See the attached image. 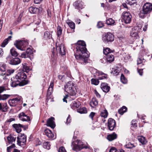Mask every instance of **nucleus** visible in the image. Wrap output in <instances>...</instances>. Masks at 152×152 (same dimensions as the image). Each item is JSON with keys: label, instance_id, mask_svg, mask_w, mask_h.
<instances>
[{"label": "nucleus", "instance_id": "1", "mask_svg": "<svg viewBox=\"0 0 152 152\" xmlns=\"http://www.w3.org/2000/svg\"><path fill=\"white\" fill-rule=\"evenodd\" d=\"M85 42L79 40L76 45L77 54L75 57L77 60V62L82 64L85 65L88 62V58L89 56V52L87 51Z\"/></svg>", "mask_w": 152, "mask_h": 152}, {"label": "nucleus", "instance_id": "2", "mask_svg": "<svg viewBox=\"0 0 152 152\" xmlns=\"http://www.w3.org/2000/svg\"><path fill=\"white\" fill-rule=\"evenodd\" d=\"M14 45L18 49L22 51L25 50L26 49V53L29 56L33 53V50L27 47L28 42L27 40H16Z\"/></svg>", "mask_w": 152, "mask_h": 152}, {"label": "nucleus", "instance_id": "3", "mask_svg": "<svg viewBox=\"0 0 152 152\" xmlns=\"http://www.w3.org/2000/svg\"><path fill=\"white\" fill-rule=\"evenodd\" d=\"M64 88L65 91L69 94L71 100L75 99L76 97L77 90L72 82L69 81L68 82L65 86Z\"/></svg>", "mask_w": 152, "mask_h": 152}, {"label": "nucleus", "instance_id": "4", "mask_svg": "<svg viewBox=\"0 0 152 152\" xmlns=\"http://www.w3.org/2000/svg\"><path fill=\"white\" fill-rule=\"evenodd\" d=\"M71 147L73 150L78 151L83 148H88L87 143L82 140H77L72 142Z\"/></svg>", "mask_w": 152, "mask_h": 152}, {"label": "nucleus", "instance_id": "5", "mask_svg": "<svg viewBox=\"0 0 152 152\" xmlns=\"http://www.w3.org/2000/svg\"><path fill=\"white\" fill-rule=\"evenodd\" d=\"M6 62L12 65H17L21 62V60L18 58H13L12 56L9 55L6 57Z\"/></svg>", "mask_w": 152, "mask_h": 152}, {"label": "nucleus", "instance_id": "6", "mask_svg": "<svg viewBox=\"0 0 152 152\" xmlns=\"http://www.w3.org/2000/svg\"><path fill=\"white\" fill-rule=\"evenodd\" d=\"M141 30V27L139 26H136L133 28L130 33L131 36L134 39H138L139 37L138 34Z\"/></svg>", "mask_w": 152, "mask_h": 152}, {"label": "nucleus", "instance_id": "7", "mask_svg": "<svg viewBox=\"0 0 152 152\" xmlns=\"http://www.w3.org/2000/svg\"><path fill=\"white\" fill-rule=\"evenodd\" d=\"M132 16L129 12H125L123 13L122 16V21L126 24L129 23L132 20Z\"/></svg>", "mask_w": 152, "mask_h": 152}, {"label": "nucleus", "instance_id": "8", "mask_svg": "<svg viewBox=\"0 0 152 152\" xmlns=\"http://www.w3.org/2000/svg\"><path fill=\"white\" fill-rule=\"evenodd\" d=\"M17 144L20 146L24 145L26 144V136L24 134H19L17 137Z\"/></svg>", "mask_w": 152, "mask_h": 152}, {"label": "nucleus", "instance_id": "9", "mask_svg": "<svg viewBox=\"0 0 152 152\" xmlns=\"http://www.w3.org/2000/svg\"><path fill=\"white\" fill-rule=\"evenodd\" d=\"M114 37L112 34L107 33L104 36L102 37V40L105 43L112 42L113 41Z\"/></svg>", "mask_w": 152, "mask_h": 152}, {"label": "nucleus", "instance_id": "10", "mask_svg": "<svg viewBox=\"0 0 152 152\" xmlns=\"http://www.w3.org/2000/svg\"><path fill=\"white\" fill-rule=\"evenodd\" d=\"M56 51L57 53H59L61 55H64L66 54L65 50L64 49V45L63 44L61 43L57 45L56 43Z\"/></svg>", "mask_w": 152, "mask_h": 152}, {"label": "nucleus", "instance_id": "11", "mask_svg": "<svg viewBox=\"0 0 152 152\" xmlns=\"http://www.w3.org/2000/svg\"><path fill=\"white\" fill-rule=\"evenodd\" d=\"M73 5L75 8L77 9L79 12L84 7V3L80 0L76 1L73 3Z\"/></svg>", "mask_w": 152, "mask_h": 152}, {"label": "nucleus", "instance_id": "12", "mask_svg": "<svg viewBox=\"0 0 152 152\" xmlns=\"http://www.w3.org/2000/svg\"><path fill=\"white\" fill-rule=\"evenodd\" d=\"M22 101V98L20 96H18L15 98L10 99L8 101V103L11 106H16L19 102Z\"/></svg>", "mask_w": 152, "mask_h": 152}, {"label": "nucleus", "instance_id": "13", "mask_svg": "<svg viewBox=\"0 0 152 152\" xmlns=\"http://www.w3.org/2000/svg\"><path fill=\"white\" fill-rule=\"evenodd\" d=\"M26 77V74L24 72H18L16 75L15 78L20 83L21 82L25 80Z\"/></svg>", "mask_w": 152, "mask_h": 152}, {"label": "nucleus", "instance_id": "14", "mask_svg": "<svg viewBox=\"0 0 152 152\" xmlns=\"http://www.w3.org/2000/svg\"><path fill=\"white\" fill-rule=\"evenodd\" d=\"M142 9L147 14L150 13L152 10V4L149 3L145 4L143 7Z\"/></svg>", "mask_w": 152, "mask_h": 152}, {"label": "nucleus", "instance_id": "15", "mask_svg": "<svg viewBox=\"0 0 152 152\" xmlns=\"http://www.w3.org/2000/svg\"><path fill=\"white\" fill-rule=\"evenodd\" d=\"M18 117L20 120L23 121H26L27 122L30 121V117L25 114L24 112H22L20 113L18 115Z\"/></svg>", "mask_w": 152, "mask_h": 152}, {"label": "nucleus", "instance_id": "16", "mask_svg": "<svg viewBox=\"0 0 152 152\" xmlns=\"http://www.w3.org/2000/svg\"><path fill=\"white\" fill-rule=\"evenodd\" d=\"M54 120V118L53 117H51L48 119L47 122V126L50 127L52 129H54L56 126Z\"/></svg>", "mask_w": 152, "mask_h": 152}, {"label": "nucleus", "instance_id": "17", "mask_svg": "<svg viewBox=\"0 0 152 152\" xmlns=\"http://www.w3.org/2000/svg\"><path fill=\"white\" fill-rule=\"evenodd\" d=\"M115 126V121L114 119L110 118L108 121V126L109 129L111 130H113Z\"/></svg>", "mask_w": 152, "mask_h": 152}, {"label": "nucleus", "instance_id": "18", "mask_svg": "<svg viewBox=\"0 0 152 152\" xmlns=\"http://www.w3.org/2000/svg\"><path fill=\"white\" fill-rule=\"evenodd\" d=\"M100 87L103 91L105 93L108 92L110 89V87L106 83H102L101 84Z\"/></svg>", "mask_w": 152, "mask_h": 152}, {"label": "nucleus", "instance_id": "19", "mask_svg": "<svg viewBox=\"0 0 152 152\" xmlns=\"http://www.w3.org/2000/svg\"><path fill=\"white\" fill-rule=\"evenodd\" d=\"M43 38L48 40H50V42L53 41L51 34H50V32L48 31H46L45 32Z\"/></svg>", "mask_w": 152, "mask_h": 152}, {"label": "nucleus", "instance_id": "20", "mask_svg": "<svg viewBox=\"0 0 152 152\" xmlns=\"http://www.w3.org/2000/svg\"><path fill=\"white\" fill-rule=\"evenodd\" d=\"M12 126L15 129L16 131L18 133H19L21 132L22 128H23L25 130L24 126L20 124H14L12 125Z\"/></svg>", "mask_w": 152, "mask_h": 152}, {"label": "nucleus", "instance_id": "21", "mask_svg": "<svg viewBox=\"0 0 152 152\" xmlns=\"http://www.w3.org/2000/svg\"><path fill=\"white\" fill-rule=\"evenodd\" d=\"M14 71L13 69H7L6 70L5 73L0 74V75L1 76L3 77L2 79H4L7 76L10 75L11 74L13 73Z\"/></svg>", "mask_w": 152, "mask_h": 152}, {"label": "nucleus", "instance_id": "22", "mask_svg": "<svg viewBox=\"0 0 152 152\" xmlns=\"http://www.w3.org/2000/svg\"><path fill=\"white\" fill-rule=\"evenodd\" d=\"M11 81V86L12 87H15L18 85L20 86V82L18 80H17L15 77L12 78Z\"/></svg>", "mask_w": 152, "mask_h": 152}, {"label": "nucleus", "instance_id": "23", "mask_svg": "<svg viewBox=\"0 0 152 152\" xmlns=\"http://www.w3.org/2000/svg\"><path fill=\"white\" fill-rule=\"evenodd\" d=\"M45 133L50 140L52 139L54 137V135L51 131L48 129H46L45 130Z\"/></svg>", "mask_w": 152, "mask_h": 152}, {"label": "nucleus", "instance_id": "24", "mask_svg": "<svg viewBox=\"0 0 152 152\" xmlns=\"http://www.w3.org/2000/svg\"><path fill=\"white\" fill-rule=\"evenodd\" d=\"M90 70L91 74L94 75V77H98V76H99V72H101L98 71L96 69L93 67H91L90 69Z\"/></svg>", "mask_w": 152, "mask_h": 152}, {"label": "nucleus", "instance_id": "25", "mask_svg": "<svg viewBox=\"0 0 152 152\" xmlns=\"http://www.w3.org/2000/svg\"><path fill=\"white\" fill-rule=\"evenodd\" d=\"M137 139L142 145H145L147 142L145 138L142 136H138Z\"/></svg>", "mask_w": 152, "mask_h": 152}, {"label": "nucleus", "instance_id": "26", "mask_svg": "<svg viewBox=\"0 0 152 152\" xmlns=\"http://www.w3.org/2000/svg\"><path fill=\"white\" fill-rule=\"evenodd\" d=\"M117 138V134L113 132L112 134L108 135L107 137V139L109 141H112Z\"/></svg>", "mask_w": 152, "mask_h": 152}, {"label": "nucleus", "instance_id": "27", "mask_svg": "<svg viewBox=\"0 0 152 152\" xmlns=\"http://www.w3.org/2000/svg\"><path fill=\"white\" fill-rule=\"evenodd\" d=\"M66 23L71 29L73 30V32H74V29L75 28V23L71 20L69 19L66 20Z\"/></svg>", "mask_w": 152, "mask_h": 152}, {"label": "nucleus", "instance_id": "28", "mask_svg": "<svg viewBox=\"0 0 152 152\" xmlns=\"http://www.w3.org/2000/svg\"><path fill=\"white\" fill-rule=\"evenodd\" d=\"M28 10L32 14H36L39 12V10L37 8L31 7L29 8Z\"/></svg>", "mask_w": 152, "mask_h": 152}, {"label": "nucleus", "instance_id": "29", "mask_svg": "<svg viewBox=\"0 0 152 152\" xmlns=\"http://www.w3.org/2000/svg\"><path fill=\"white\" fill-rule=\"evenodd\" d=\"M99 80L107 79V75L103 73L102 72H100L99 74Z\"/></svg>", "mask_w": 152, "mask_h": 152}, {"label": "nucleus", "instance_id": "30", "mask_svg": "<svg viewBox=\"0 0 152 152\" xmlns=\"http://www.w3.org/2000/svg\"><path fill=\"white\" fill-rule=\"evenodd\" d=\"M8 107L7 103H4L3 105L0 103V110L3 112H5L7 110Z\"/></svg>", "mask_w": 152, "mask_h": 152}, {"label": "nucleus", "instance_id": "31", "mask_svg": "<svg viewBox=\"0 0 152 152\" xmlns=\"http://www.w3.org/2000/svg\"><path fill=\"white\" fill-rule=\"evenodd\" d=\"M106 57L107 60V62L109 63H111L114 60V56L111 54H109L108 55H106Z\"/></svg>", "mask_w": 152, "mask_h": 152}, {"label": "nucleus", "instance_id": "32", "mask_svg": "<svg viewBox=\"0 0 152 152\" xmlns=\"http://www.w3.org/2000/svg\"><path fill=\"white\" fill-rule=\"evenodd\" d=\"M8 142L10 144L12 143L13 142L15 141L16 139L15 137H14L12 135H10L7 137Z\"/></svg>", "mask_w": 152, "mask_h": 152}, {"label": "nucleus", "instance_id": "33", "mask_svg": "<svg viewBox=\"0 0 152 152\" xmlns=\"http://www.w3.org/2000/svg\"><path fill=\"white\" fill-rule=\"evenodd\" d=\"M98 102L97 100L95 98H93L92 99L91 102H90V105L93 108H94V106L97 105Z\"/></svg>", "mask_w": 152, "mask_h": 152}, {"label": "nucleus", "instance_id": "34", "mask_svg": "<svg viewBox=\"0 0 152 152\" xmlns=\"http://www.w3.org/2000/svg\"><path fill=\"white\" fill-rule=\"evenodd\" d=\"M80 105V104L78 102V103H77L76 101H74L72 102V103L71 104L70 106L72 109H74L75 108H78Z\"/></svg>", "mask_w": 152, "mask_h": 152}, {"label": "nucleus", "instance_id": "35", "mask_svg": "<svg viewBox=\"0 0 152 152\" xmlns=\"http://www.w3.org/2000/svg\"><path fill=\"white\" fill-rule=\"evenodd\" d=\"M123 56L124 57V60L125 62H127L128 61H131V56L129 54H126L125 53H124Z\"/></svg>", "mask_w": 152, "mask_h": 152}, {"label": "nucleus", "instance_id": "36", "mask_svg": "<svg viewBox=\"0 0 152 152\" xmlns=\"http://www.w3.org/2000/svg\"><path fill=\"white\" fill-rule=\"evenodd\" d=\"M127 110V108L125 106H123L118 110V113L121 115H122Z\"/></svg>", "mask_w": 152, "mask_h": 152}, {"label": "nucleus", "instance_id": "37", "mask_svg": "<svg viewBox=\"0 0 152 152\" xmlns=\"http://www.w3.org/2000/svg\"><path fill=\"white\" fill-rule=\"evenodd\" d=\"M145 11L142 9V10L140 11L139 13V16L140 18H145V15L147 14L145 12Z\"/></svg>", "mask_w": 152, "mask_h": 152}, {"label": "nucleus", "instance_id": "38", "mask_svg": "<svg viewBox=\"0 0 152 152\" xmlns=\"http://www.w3.org/2000/svg\"><path fill=\"white\" fill-rule=\"evenodd\" d=\"M7 66L5 64L1 63L0 64V70L3 72H5L6 70Z\"/></svg>", "mask_w": 152, "mask_h": 152}, {"label": "nucleus", "instance_id": "39", "mask_svg": "<svg viewBox=\"0 0 152 152\" xmlns=\"http://www.w3.org/2000/svg\"><path fill=\"white\" fill-rule=\"evenodd\" d=\"M10 96V95L9 94H4L1 95L0 94V100H5L8 99Z\"/></svg>", "mask_w": 152, "mask_h": 152}, {"label": "nucleus", "instance_id": "40", "mask_svg": "<svg viewBox=\"0 0 152 152\" xmlns=\"http://www.w3.org/2000/svg\"><path fill=\"white\" fill-rule=\"evenodd\" d=\"M117 67L113 68L112 69L111 73L115 75H117L119 73Z\"/></svg>", "mask_w": 152, "mask_h": 152}, {"label": "nucleus", "instance_id": "41", "mask_svg": "<svg viewBox=\"0 0 152 152\" xmlns=\"http://www.w3.org/2000/svg\"><path fill=\"white\" fill-rule=\"evenodd\" d=\"M112 52V50L109 48H107L105 49H104L103 53L106 55H108L109 54H111Z\"/></svg>", "mask_w": 152, "mask_h": 152}, {"label": "nucleus", "instance_id": "42", "mask_svg": "<svg viewBox=\"0 0 152 152\" xmlns=\"http://www.w3.org/2000/svg\"><path fill=\"white\" fill-rule=\"evenodd\" d=\"M108 113L106 110H104L102 111L100 113V116L102 117L106 118L107 117Z\"/></svg>", "mask_w": 152, "mask_h": 152}, {"label": "nucleus", "instance_id": "43", "mask_svg": "<svg viewBox=\"0 0 152 152\" xmlns=\"http://www.w3.org/2000/svg\"><path fill=\"white\" fill-rule=\"evenodd\" d=\"M57 35L58 36V38H60V36L61 35L62 33V30L61 29V28L59 26H58L57 28Z\"/></svg>", "mask_w": 152, "mask_h": 152}, {"label": "nucleus", "instance_id": "44", "mask_svg": "<svg viewBox=\"0 0 152 152\" xmlns=\"http://www.w3.org/2000/svg\"><path fill=\"white\" fill-rule=\"evenodd\" d=\"M98 79L92 78L91 80V82L92 84L95 85H98L99 82Z\"/></svg>", "mask_w": 152, "mask_h": 152}, {"label": "nucleus", "instance_id": "45", "mask_svg": "<svg viewBox=\"0 0 152 152\" xmlns=\"http://www.w3.org/2000/svg\"><path fill=\"white\" fill-rule=\"evenodd\" d=\"M77 112L81 114L86 113L87 112L86 108L85 107H83L77 110Z\"/></svg>", "mask_w": 152, "mask_h": 152}, {"label": "nucleus", "instance_id": "46", "mask_svg": "<svg viewBox=\"0 0 152 152\" xmlns=\"http://www.w3.org/2000/svg\"><path fill=\"white\" fill-rule=\"evenodd\" d=\"M115 23L114 20L112 18H110L106 21L107 24L108 25H111Z\"/></svg>", "mask_w": 152, "mask_h": 152}, {"label": "nucleus", "instance_id": "47", "mask_svg": "<svg viewBox=\"0 0 152 152\" xmlns=\"http://www.w3.org/2000/svg\"><path fill=\"white\" fill-rule=\"evenodd\" d=\"M121 82L124 84H126L127 83V80L125 77L124 75L122 74H121Z\"/></svg>", "mask_w": 152, "mask_h": 152}, {"label": "nucleus", "instance_id": "48", "mask_svg": "<svg viewBox=\"0 0 152 152\" xmlns=\"http://www.w3.org/2000/svg\"><path fill=\"white\" fill-rule=\"evenodd\" d=\"M144 62L145 61L143 58L142 56H139L137 59V64H141Z\"/></svg>", "mask_w": 152, "mask_h": 152}, {"label": "nucleus", "instance_id": "49", "mask_svg": "<svg viewBox=\"0 0 152 152\" xmlns=\"http://www.w3.org/2000/svg\"><path fill=\"white\" fill-rule=\"evenodd\" d=\"M10 52L12 56H13L16 57L18 55V53L13 48L11 49Z\"/></svg>", "mask_w": 152, "mask_h": 152}, {"label": "nucleus", "instance_id": "50", "mask_svg": "<svg viewBox=\"0 0 152 152\" xmlns=\"http://www.w3.org/2000/svg\"><path fill=\"white\" fill-rule=\"evenodd\" d=\"M43 146L44 148L48 150L50 148V145L48 142H46L43 143Z\"/></svg>", "mask_w": 152, "mask_h": 152}, {"label": "nucleus", "instance_id": "51", "mask_svg": "<svg viewBox=\"0 0 152 152\" xmlns=\"http://www.w3.org/2000/svg\"><path fill=\"white\" fill-rule=\"evenodd\" d=\"M15 147V144H12L11 145L7 147V152H13L12 148H14Z\"/></svg>", "mask_w": 152, "mask_h": 152}, {"label": "nucleus", "instance_id": "52", "mask_svg": "<svg viewBox=\"0 0 152 152\" xmlns=\"http://www.w3.org/2000/svg\"><path fill=\"white\" fill-rule=\"evenodd\" d=\"M134 147V145L130 142L128 143L126 145V147L128 148H132Z\"/></svg>", "mask_w": 152, "mask_h": 152}, {"label": "nucleus", "instance_id": "53", "mask_svg": "<svg viewBox=\"0 0 152 152\" xmlns=\"http://www.w3.org/2000/svg\"><path fill=\"white\" fill-rule=\"evenodd\" d=\"M53 91V89L50 88H49L48 89L47 92V96H50V95L51 94Z\"/></svg>", "mask_w": 152, "mask_h": 152}, {"label": "nucleus", "instance_id": "54", "mask_svg": "<svg viewBox=\"0 0 152 152\" xmlns=\"http://www.w3.org/2000/svg\"><path fill=\"white\" fill-rule=\"evenodd\" d=\"M8 41L7 39H5L2 42L1 45V47L2 48L4 47L5 46L8 44Z\"/></svg>", "mask_w": 152, "mask_h": 152}, {"label": "nucleus", "instance_id": "55", "mask_svg": "<svg viewBox=\"0 0 152 152\" xmlns=\"http://www.w3.org/2000/svg\"><path fill=\"white\" fill-rule=\"evenodd\" d=\"M29 56L28 55L27 53H26V52H23L21 54V57L22 58H27Z\"/></svg>", "mask_w": 152, "mask_h": 152}, {"label": "nucleus", "instance_id": "56", "mask_svg": "<svg viewBox=\"0 0 152 152\" xmlns=\"http://www.w3.org/2000/svg\"><path fill=\"white\" fill-rule=\"evenodd\" d=\"M103 26L104 24L101 21H99L97 25V26L98 28H101L103 27Z\"/></svg>", "mask_w": 152, "mask_h": 152}, {"label": "nucleus", "instance_id": "57", "mask_svg": "<svg viewBox=\"0 0 152 152\" xmlns=\"http://www.w3.org/2000/svg\"><path fill=\"white\" fill-rule=\"evenodd\" d=\"M23 66L24 71L28 72L29 71V67L28 66L23 64Z\"/></svg>", "mask_w": 152, "mask_h": 152}, {"label": "nucleus", "instance_id": "58", "mask_svg": "<svg viewBox=\"0 0 152 152\" xmlns=\"http://www.w3.org/2000/svg\"><path fill=\"white\" fill-rule=\"evenodd\" d=\"M137 117L141 119L142 120H144L145 119V118L146 117V116L143 114L141 115L137 114Z\"/></svg>", "mask_w": 152, "mask_h": 152}, {"label": "nucleus", "instance_id": "59", "mask_svg": "<svg viewBox=\"0 0 152 152\" xmlns=\"http://www.w3.org/2000/svg\"><path fill=\"white\" fill-rule=\"evenodd\" d=\"M59 152H66L64 147H60L58 149Z\"/></svg>", "mask_w": 152, "mask_h": 152}, {"label": "nucleus", "instance_id": "60", "mask_svg": "<svg viewBox=\"0 0 152 152\" xmlns=\"http://www.w3.org/2000/svg\"><path fill=\"white\" fill-rule=\"evenodd\" d=\"M109 152H118L115 148L114 147L111 148L109 151Z\"/></svg>", "mask_w": 152, "mask_h": 152}, {"label": "nucleus", "instance_id": "61", "mask_svg": "<svg viewBox=\"0 0 152 152\" xmlns=\"http://www.w3.org/2000/svg\"><path fill=\"white\" fill-rule=\"evenodd\" d=\"M71 119L70 117V115H69L68 116V117L66 119V124H69L71 122Z\"/></svg>", "mask_w": 152, "mask_h": 152}, {"label": "nucleus", "instance_id": "62", "mask_svg": "<svg viewBox=\"0 0 152 152\" xmlns=\"http://www.w3.org/2000/svg\"><path fill=\"white\" fill-rule=\"evenodd\" d=\"M100 62L103 63H105L107 62L106 57L105 58H103L101 59L100 60Z\"/></svg>", "mask_w": 152, "mask_h": 152}, {"label": "nucleus", "instance_id": "63", "mask_svg": "<svg viewBox=\"0 0 152 152\" xmlns=\"http://www.w3.org/2000/svg\"><path fill=\"white\" fill-rule=\"evenodd\" d=\"M95 115V113L93 112H92L89 115V117L90 118H91L92 120H93V118L94 117V116Z\"/></svg>", "mask_w": 152, "mask_h": 152}, {"label": "nucleus", "instance_id": "64", "mask_svg": "<svg viewBox=\"0 0 152 152\" xmlns=\"http://www.w3.org/2000/svg\"><path fill=\"white\" fill-rule=\"evenodd\" d=\"M142 70L143 69H137V72L140 76H142Z\"/></svg>", "mask_w": 152, "mask_h": 152}]
</instances>
